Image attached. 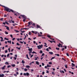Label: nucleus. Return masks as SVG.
Masks as SVG:
<instances>
[{
  "mask_svg": "<svg viewBox=\"0 0 77 77\" xmlns=\"http://www.w3.org/2000/svg\"><path fill=\"white\" fill-rule=\"evenodd\" d=\"M24 29H27V30H29V28H23Z\"/></svg>",
  "mask_w": 77,
  "mask_h": 77,
  "instance_id": "a19ab883",
  "label": "nucleus"
},
{
  "mask_svg": "<svg viewBox=\"0 0 77 77\" xmlns=\"http://www.w3.org/2000/svg\"><path fill=\"white\" fill-rule=\"evenodd\" d=\"M52 74H54H54H55L54 72H52Z\"/></svg>",
  "mask_w": 77,
  "mask_h": 77,
  "instance_id": "13d9d810",
  "label": "nucleus"
},
{
  "mask_svg": "<svg viewBox=\"0 0 77 77\" xmlns=\"http://www.w3.org/2000/svg\"><path fill=\"white\" fill-rule=\"evenodd\" d=\"M28 54H27L26 55V57L28 59H29V60L30 59V58H29V57H28Z\"/></svg>",
  "mask_w": 77,
  "mask_h": 77,
  "instance_id": "dca6fc26",
  "label": "nucleus"
},
{
  "mask_svg": "<svg viewBox=\"0 0 77 77\" xmlns=\"http://www.w3.org/2000/svg\"><path fill=\"white\" fill-rule=\"evenodd\" d=\"M44 74H45V72H42V75H44Z\"/></svg>",
  "mask_w": 77,
  "mask_h": 77,
  "instance_id": "09e8293b",
  "label": "nucleus"
},
{
  "mask_svg": "<svg viewBox=\"0 0 77 77\" xmlns=\"http://www.w3.org/2000/svg\"><path fill=\"white\" fill-rule=\"evenodd\" d=\"M36 64H37L38 65H39V63L38 61H36Z\"/></svg>",
  "mask_w": 77,
  "mask_h": 77,
  "instance_id": "f8f14e48",
  "label": "nucleus"
},
{
  "mask_svg": "<svg viewBox=\"0 0 77 77\" xmlns=\"http://www.w3.org/2000/svg\"><path fill=\"white\" fill-rule=\"evenodd\" d=\"M32 54H33V53H36V52H35L33 51V52H32Z\"/></svg>",
  "mask_w": 77,
  "mask_h": 77,
  "instance_id": "bf43d9fd",
  "label": "nucleus"
},
{
  "mask_svg": "<svg viewBox=\"0 0 77 77\" xmlns=\"http://www.w3.org/2000/svg\"><path fill=\"white\" fill-rule=\"evenodd\" d=\"M5 39L6 40H9V39H8V38H6V37H5Z\"/></svg>",
  "mask_w": 77,
  "mask_h": 77,
  "instance_id": "58836bf2",
  "label": "nucleus"
},
{
  "mask_svg": "<svg viewBox=\"0 0 77 77\" xmlns=\"http://www.w3.org/2000/svg\"><path fill=\"white\" fill-rule=\"evenodd\" d=\"M29 35H31V32H29Z\"/></svg>",
  "mask_w": 77,
  "mask_h": 77,
  "instance_id": "052dcab7",
  "label": "nucleus"
},
{
  "mask_svg": "<svg viewBox=\"0 0 77 77\" xmlns=\"http://www.w3.org/2000/svg\"><path fill=\"white\" fill-rule=\"evenodd\" d=\"M8 50H5V53H8Z\"/></svg>",
  "mask_w": 77,
  "mask_h": 77,
  "instance_id": "c9c22d12",
  "label": "nucleus"
},
{
  "mask_svg": "<svg viewBox=\"0 0 77 77\" xmlns=\"http://www.w3.org/2000/svg\"><path fill=\"white\" fill-rule=\"evenodd\" d=\"M4 75H4L3 74H2V75H1V74H0V77H4Z\"/></svg>",
  "mask_w": 77,
  "mask_h": 77,
  "instance_id": "1a4fd4ad",
  "label": "nucleus"
},
{
  "mask_svg": "<svg viewBox=\"0 0 77 77\" xmlns=\"http://www.w3.org/2000/svg\"><path fill=\"white\" fill-rule=\"evenodd\" d=\"M26 35L25 36V38H23L24 40H25V39H26Z\"/></svg>",
  "mask_w": 77,
  "mask_h": 77,
  "instance_id": "864d4df0",
  "label": "nucleus"
},
{
  "mask_svg": "<svg viewBox=\"0 0 77 77\" xmlns=\"http://www.w3.org/2000/svg\"><path fill=\"white\" fill-rule=\"evenodd\" d=\"M13 12V13H15V11H14L12 9H10L9 12Z\"/></svg>",
  "mask_w": 77,
  "mask_h": 77,
  "instance_id": "0eeeda50",
  "label": "nucleus"
},
{
  "mask_svg": "<svg viewBox=\"0 0 77 77\" xmlns=\"http://www.w3.org/2000/svg\"><path fill=\"white\" fill-rule=\"evenodd\" d=\"M27 70H28L27 69H24V71H27Z\"/></svg>",
  "mask_w": 77,
  "mask_h": 77,
  "instance_id": "2f4dec72",
  "label": "nucleus"
},
{
  "mask_svg": "<svg viewBox=\"0 0 77 77\" xmlns=\"http://www.w3.org/2000/svg\"><path fill=\"white\" fill-rule=\"evenodd\" d=\"M56 50H60L59 48H56Z\"/></svg>",
  "mask_w": 77,
  "mask_h": 77,
  "instance_id": "c756f323",
  "label": "nucleus"
},
{
  "mask_svg": "<svg viewBox=\"0 0 77 77\" xmlns=\"http://www.w3.org/2000/svg\"><path fill=\"white\" fill-rule=\"evenodd\" d=\"M66 56H69V54H68V53H66Z\"/></svg>",
  "mask_w": 77,
  "mask_h": 77,
  "instance_id": "c03bdc74",
  "label": "nucleus"
},
{
  "mask_svg": "<svg viewBox=\"0 0 77 77\" xmlns=\"http://www.w3.org/2000/svg\"><path fill=\"white\" fill-rule=\"evenodd\" d=\"M4 17H7V16L6 14H4Z\"/></svg>",
  "mask_w": 77,
  "mask_h": 77,
  "instance_id": "338daca9",
  "label": "nucleus"
},
{
  "mask_svg": "<svg viewBox=\"0 0 77 77\" xmlns=\"http://www.w3.org/2000/svg\"><path fill=\"white\" fill-rule=\"evenodd\" d=\"M9 54H8L7 55V57H9Z\"/></svg>",
  "mask_w": 77,
  "mask_h": 77,
  "instance_id": "8fccbe9b",
  "label": "nucleus"
},
{
  "mask_svg": "<svg viewBox=\"0 0 77 77\" xmlns=\"http://www.w3.org/2000/svg\"><path fill=\"white\" fill-rule=\"evenodd\" d=\"M15 38H13L12 40V41H14V40H15Z\"/></svg>",
  "mask_w": 77,
  "mask_h": 77,
  "instance_id": "6e6d98bb",
  "label": "nucleus"
},
{
  "mask_svg": "<svg viewBox=\"0 0 77 77\" xmlns=\"http://www.w3.org/2000/svg\"><path fill=\"white\" fill-rule=\"evenodd\" d=\"M5 64H6V65H9V63H8V62H6L5 63Z\"/></svg>",
  "mask_w": 77,
  "mask_h": 77,
  "instance_id": "b1692460",
  "label": "nucleus"
},
{
  "mask_svg": "<svg viewBox=\"0 0 77 77\" xmlns=\"http://www.w3.org/2000/svg\"><path fill=\"white\" fill-rule=\"evenodd\" d=\"M64 66L66 68H68V66H67V65H66V64L65 65H64Z\"/></svg>",
  "mask_w": 77,
  "mask_h": 77,
  "instance_id": "aec40b11",
  "label": "nucleus"
},
{
  "mask_svg": "<svg viewBox=\"0 0 77 77\" xmlns=\"http://www.w3.org/2000/svg\"><path fill=\"white\" fill-rule=\"evenodd\" d=\"M71 62H73V63H74V61L72 60V59H71Z\"/></svg>",
  "mask_w": 77,
  "mask_h": 77,
  "instance_id": "de8ad7c7",
  "label": "nucleus"
},
{
  "mask_svg": "<svg viewBox=\"0 0 77 77\" xmlns=\"http://www.w3.org/2000/svg\"><path fill=\"white\" fill-rule=\"evenodd\" d=\"M8 42V43H10V44H11V41H7Z\"/></svg>",
  "mask_w": 77,
  "mask_h": 77,
  "instance_id": "a878e982",
  "label": "nucleus"
},
{
  "mask_svg": "<svg viewBox=\"0 0 77 77\" xmlns=\"http://www.w3.org/2000/svg\"><path fill=\"white\" fill-rule=\"evenodd\" d=\"M60 72H62L63 73H65V72L63 70H61L60 71Z\"/></svg>",
  "mask_w": 77,
  "mask_h": 77,
  "instance_id": "4be33fe9",
  "label": "nucleus"
},
{
  "mask_svg": "<svg viewBox=\"0 0 77 77\" xmlns=\"http://www.w3.org/2000/svg\"><path fill=\"white\" fill-rule=\"evenodd\" d=\"M46 73H49V71L47 70L46 71Z\"/></svg>",
  "mask_w": 77,
  "mask_h": 77,
  "instance_id": "4d7b16f0",
  "label": "nucleus"
},
{
  "mask_svg": "<svg viewBox=\"0 0 77 77\" xmlns=\"http://www.w3.org/2000/svg\"><path fill=\"white\" fill-rule=\"evenodd\" d=\"M21 32H22V33H24L25 32V31H21Z\"/></svg>",
  "mask_w": 77,
  "mask_h": 77,
  "instance_id": "603ef678",
  "label": "nucleus"
},
{
  "mask_svg": "<svg viewBox=\"0 0 77 77\" xmlns=\"http://www.w3.org/2000/svg\"><path fill=\"white\" fill-rule=\"evenodd\" d=\"M26 68H30V66L29 65H27L26 66Z\"/></svg>",
  "mask_w": 77,
  "mask_h": 77,
  "instance_id": "ddd939ff",
  "label": "nucleus"
},
{
  "mask_svg": "<svg viewBox=\"0 0 77 77\" xmlns=\"http://www.w3.org/2000/svg\"><path fill=\"white\" fill-rule=\"evenodd\" d=\"M49 53L50 54H53V53L52 52H49Z\"/></svg>",
  "mask_w": 77,
  "mask_h": 77,
  "instance_id": "4468645a",
  "label": "nucleus"
},
{
  "mask_svg": "<svg viewBox=\"0 0 77 77\" xmlns=\"http://www.w3.org/2000/svg\"><path fill=\"white\" fill-rule=\"evenodd\" d=\"M3 7L4 8V11H7V12H9L10 9L9 8L5 6H4Z\"/></svg>",
  "mask_w": 77,
  "mask_h": 77,
  "instance_id": "f257e3e1",
  "label": "nucleus"
},
{
  "mask_svg": "<svg viewBox=\"0 0 77 77\" xmlns=\"http://www.w3.org/2000/svg\"><path fill=\"white\" fill-rule=\"evenodd\" d=\"M60 45H62L60 44V43H59V45H57V46H58V47H60Z\"/></svg>",
  "mask_w": 77,
  "mask_h": 77,
  "instance_id": "a211bd4d",
  "label": "nucleus"
},
{
  "mask_svg": "<svg viewBox=\"0 0 77 77\" xmlns=\"http://www.w3.org/2000/svg\"><path fill=\"white\" fill-rule=\"evenodd\" d=\"M19 42L21 43V44H23V42L21 41H20Z\"/></svg>",
  "mask_w": 77,
  "mask_h": 77,
  "instance_id": "3c124183",
  "label": "nucleus"
},
{
  "mask_svg": "<svg viewBox=\"0 0 77 77\" xmlns=\"http://www.w3.org/2000/svg\"><path fill=\"white\" fill-rule=\"evenodd\" d=\"M32 48L28 49L29 51V52H30L31 53H32Z\"/></svg>",
  "mask_w": 77,
  "mask_h": 77,
  "instance_id": "423d86ee",
  "label": "nucleus"
},
{
  "mask_svg": "<svg viewBox=\"0 0 77 77\" xmlns=\"http://www.w3.org/2000/svg\"><path fill=\"white\" fill-rule=\"evenodd\" d=\"M65 50V48H63L62 49V51H63V50Z\"/></svg>",
  "mask_w": 77,
  "mask_h": 77,
  "instance_id": "69168bd1",
  "label": "nucleus"
},
{
  "mask_svg": "<svg viewBox=\"0 0 77 77\" xmlns=\"http://www.w3.org/2000/svg\"><path fill=\"white\" fill-rule=\"evenodd\" d=\"M16 45H19V46H20V44H19V43H17Z\"/></svg>",
  "mask_w": 77,
  "mask_h": 77,
  "instance_id": "7c9ffc66",
  "label": "nucleus"
},
{
  "mask_svg": "<svg viewBox=\"0 0 77 77\" xmlns=\"http://www.w3.org/2000/svg\"><path fill=\"white\" fill-rule=\"evenodd\" d=\"M10 36L12 38H13V36H12V34H11L10 35Z\"/></svg>",
  "mask_w": 77,
  "mask_h": 77,
  "instance_id": "a18cd8bd",
  "label": "nucleus"
},
{
  "mask_svg": "<svg viewBox=\"0 0 77 77\" xmlns=\"http://www.w3.org/2000/svg\"><path fill=\"white\" fill-rule=\"evenodd\" d=\"M11 66H13V67H15V64H11Z\"/></svg>",
  "mask_w": 77,
  "mask_h": 77,
  "instance_id": "2eb2a0df",
  "label": "nucleus"
},
{
  "mask_svg": "<svg viewBox=\"0 0 77 77\" xmlns=\"http://www.w3.org/2000/svg\"><path fill=\"white\" fill-rule=\"evenodd\" d=\"M40 53H42V51L41 50L39 52Z\"/></svg>",
  "mask_w": 77,
  "mask_h": 77,
  "instance_id": "79ce46f5",
  "label": "nucleus"
},
{
  "mask_svg": "<svg viewBox=\"0 0 77 77\" xmlns=\"http://www.w3.org/2000/svg\"><path fill=\"white\" fill-rule=\"evenodd\" d=\"M23 74L24 75H25V76H26V75L27 76H29V74L28 72H26V73H24Z\"/></svg>",
  "mask_w": 77,
  "mask_h": 77,
  "instance_id": "7ed1b4c3",
  "label": "nucleus"
},
{
  "mask_svg": "<svg viewBox=\"0 0 77 77\" xmlns=\"http://www.w3.org/2000/svg\"><path fill=\"white\" fill-rule=\"evenodd\" d=\"M42 66H44L45 65V64H44V63H42Z\"/></svg>",
  "mask_w": 77,
  "mask_h": 77,
  "instance_id": "49530a36",
  "label": "nucleus"
},
{
  "mask_svg": "<svg viewBox=\"0 0 77 77\" xmlns=\"http://www.w3.org/2000/svg\"><path fill=\"white\" fill-rule=\"evenodd\" d=\"M20 16L22 17L23 19H26V17L24 15H20Z\"/></svg>",
  "mask_w": 77,
  "mask_h": 77,
  "instance_id": "20e7f679",
  "label": "nucleus"
},
{
  "mask_svg": "<svg viewBox=\"0 0 77 77\" xmlns=\"http://www.w3.org/2000/svg\"><path fill=\"white\" fill-rule=\"evenodd\" d=\"M46 51H49V50H48V48H47L46 49Z\"/></svg>",
  "mask_w": 77,
  "mask_h": 77,
  "instance_id": "4c0bfd02",
  "label": "nucleus"
},
{
  "mask_svg": "<svg viewBox=\"0 0 77 77\" xmlns=\"http://www.w3.org/2000/svg\"><path fill=\"white\" fill-rule=\"evenodd\" d=\"M5 23H6V24H8V25H9V23H8V22H7V21H6L5 22Z\"/></svg>",
  "mask_w": 77,
  "mask_h": 77,
  "instance_id": "cd10ccee",
  "label": "nucleus"
},
{
  "mask_svg": "<svg viewBox=\"0 0 77 77\" xmlns=\"http://www.w3.org/2000/svg\"><path fill=\"white\" fill-rule=\"evenodd\" d=\"M48 41H49V42H51V43H53V41H50L49 40H48Z\"/></svg>",
  "mask_w": 77,
  "mask_h": 77,
  "instance_id": "ea45409f",
  "label": "nucleus"
},
{
  "mask_svg": "<svg viewBox=\"0 0 77 77\" xmlns=\"http://www.w3.org/2000/svg\"><path fill=\"white\" fill-rule=\"evenodd\" d=\"M43 47V45H40L37 46V48L38 49H41V48H42V47Z\"/></svg>",
  "mask_w": 77,
  "mask_h": 77,
  "instance_id": "f03ea898",
  "label": "nucleus"
},
{
  "mask_svg": "<svg viewBox=\"0 0 77 77\" xmlns=\"http://www.w3.org/2000/svg\"><path fill=\"white\" fill-rule=\"evenodd\" d=\"M11 66L10 65L8 66H7V68H11Z\"/></svg>",
  "mask_w": 77,
  "mask_h": 77,
  "instance_id": "72a5a7b5",
  "label": "nucleus"
},
{
  "mask_svg": "<svg viewBox=\"0 0 77 77\" xmlns=\"http://www.w3.org/2000/svg\"><path fill=\"white\" fill-rule=\"evenodd\" d=\"M55 55L56 56H59L60 55H59V54H55Z\"/></svg>",
  "mask_w": 77,
  "mask_h": 77,
  "instance_id": "c85d7f7f",
  "label": "nucleus"
},
{
  "mask_svg": "<svg viewBox=\"0 0 77 77\" xmlns=\"http://www.w3.org/2000/svg\"><path fill=\"white\" fill-rule=\"evenodd\" d=\"M38 37H39V36H43L42 35H38Z\"/></svg>",
  "mask_w": 77,
  "mask_h": 77,
  "instance_id": "680f3d73",
  "label": "nucleus"
},
{
  "mask_svg": "<svg viewBox=\"0 0 77 77\" xmlns=\"http://www.w3.org/2000/svg\"><path fill=\"white\" fill-rule=\"evenodd\" d=\"M4 26L5 27H6V29H7V30H9V27L7 26Z\"/></svg>",
  "mask_w": 77,
  "mask_h": 77,
  "instance_id": "6e6552de",
  "label": "nucleus"
},
{
  "mask_svg": "<svg viewBox=\"0 0 77 77\" xmlns=\"http://www.w3.org/2000/svg\"><path fill=\"white\" fill-rule=\"evenodd\" d=\"M47 37H48V38H51V36H50V35H47Z\"/></svg>",
  "mask_w": 77,
  "mask_h": 77,
  "instance_id": "6ab92c4d",
  "label": "nucleus"
},
{
  "mask_svg": "<svg viewBox=\"0 0 77 77\" xmlns=\"http://www.w3.org/2000/svg\"><path fill=\"white\" fill-rule=\"evenodd\" d=\"M22 63H25V62H24V60H22Z\"/></svg>",
  "mask_w": 77,
  "mask_h": 77,
  "instance_id": "bb28decb",
  "label": "nucleus"
},
{
  "mask_svg": "<svg viewBox=\"0 0 77 77\" xmlns=\"http://www.w3.org/2000/svg\"><path fill=\"white\" fill-rule=\"evenodd\" d=\"M36 28L37 29H38V28H39V29H42V28L40 26H39L38 25H37Z\"/></svg>",
  "mask_w": 77,
  "mask_h": 77,
  "instance_id": "39448f33",
  "label": "nucleus"
},
{
  "mask_svg": "<svg viewBox=\"0 0 77 77\" xmlns=\"http://www.w3.org/2000/svg\"><path fill=\"white\" fill-rule=\"evenodd\" d=\"M0 38H1V39H2V40H3V37H0Z\"/></svg>",
  "mask_w": 77,
  "mask_h": 77,
  "instance_id": "0e129e2a",
  "label": "nucleus"
},
{
  "mask_svg": "<svg viewBox=\"0 0 77 77\" xmlns=\"http://www.w3.org/2000/svg\"><path fill=\"white\" fill-rule=\"evenodd\" d=\"M30 25H31V24L30 23V22H28V25H27V26L29 27V26H30Z\"/></svg>",
  "mask_w": 77,
  "mask_h": 77,
  "instance_id": "9d476101",
  "label": "nucleus"
},
{
  "mask_svg": "<svg viewBox=\"0 0 77 77\" xmlns=\"http://www.w3.org/2000/svg\"><path fill=\"white\" fill-rule=\"evenodd\" d=\"M14 76H15V77H17V74H14Z\"/></svg>",
  "mask_w": 77,
  "mask_h": 77,
  "instance_id": "37998d69",
  "label": "nucleus"
},
{
  "mask_svg": "<svg viewBox=\"0 0 77 77\" xmlns=\"http://www.w3.org/2000/svg\"><path fill=\"white\" fill-rule=\"evenodd\" d=\"M33 55H31V56L30 57H33Z\"/></svg>",
  "mask_w": 77,
  "mask_h": 77,
  "instance_id": "774afa93",
  "label": "nucleus"
},
{
  "mask_svg": "<svg viewBox=\"0 0 77 77\" xmlns=\"http://www.w3.org/2000/svg\"><path fill=\"white\" fill-rule=\"evenodd\" d=\"M44 55H45V54H44V53H43L42 54V56H41V57H42V56H44Z\"/></svg>",
  "mask_w": 77,
  "mask_h": 77,
  "instance_id": "f704fd0d",
  "label": "nucleus"
},
{
  "mask_svg": "<svg viewBox=\"0 0 77 77\" xmlns=\"http://www.w3.org/2000/svg\"><path fill=\"white\" fill-rule=\"evenodd\" d=\"M49 64H50V65H51V64H52V62H49Z\"/></svg>",
  "mask_w": 77,
  "mask_h": 77,
  "instance_id": "e433bc0d",
  "label": "nucleus"
},
{
  "mask_svg": "<svg viewBox=\"0 0 77 77\" xmlns=\"http://www.w3.org/2000/svg\"><path fill=\"white\" fill-rule=\"evenodd\" d=\"M8 32L6 31H5V34H6V35H8Z\"/></svg>",
  "mask_w": 77,
  "mask_h": 77,
  "instance_id": "5701e85b",
  "label": "nucleus"
},
{
  "mask_svg": "<svg viewBox=\"0 0 77 77\" xmlns=\"http://www.w3.org/2000/svg\"><path fill=\"white\" fill-rule=\"evenodd\" d=\"M16 74L17 75H18V74H19V73H18V72H16Z\"/></svg>",
  "mask_w": 77,
  "mask_h": 77,
  "instance_id": "e2e57ef3",
  "label": "nucleus"
},
{
  "mask_svg": "<svg viewBox=\"0 0 77 77\" xmlns=\"http://www.w3.org/2000/svg\"><path fill=\"white\" fill-rule=\"evenodd\" d=\"M55 57H52V58L51 59V60H53V59H54L55 58Z\"/></svg>",
  "mask_w": 77,
  "mask_h": 77,
  "instance_id": "393cba45",
  "label": "nucleus"
},
{
  "mask_svg": "<svg viewBox=\"0 0 77 77\" xmlns=\"http://www.w3.org/2000/svg\"><path fill=\"white\" fill-rule=\"evenodd\" d=\"M35 59L34 60H37L38 59H39V57H35Z\"/></svg>",
  "mask_w": 77,
  "mask_h": 77,
  "instance_id": "f3484780",
  "label": "nucleus"
},
{
  "mask_svg": "<svg viewBox=\"0 0 77 77\" xmlns=\"http://www.w3.org/2000/svg\"><path fill=\"white\" fill-rule=\"evenodd\" d=\"M72 67L74 66H75V64L73 63H72Z\"/></svg>",
  "mask_w": 77,
  "mask_h": 77,
  "instance_id": "412c9836",
  "label": "nucleus"
},
{
  "mask_svg": "<svg viewBox=\"0 0 77 77\" xmlns=\"http://www.w3.org/2000/svg\"><path fill=\"white\" fill-rule=\"evenodd\" d=\"M5 66H4L3 67H2V69H5Z\"/></svg>",
  "mask_w": 77,
  "mask_h": 77,
  "instance_id": "9b49d317",
  "label": "nucleus"
},
{
  "mask_svg": "<svg viewBox=\"0 0 77 77\" xmlns=\"http://www.w3.org/2000/svg\"><path fill=\"white\" fill-rule=\"evenodd\" d=\"M0 20H1V21H3V18H1Z\"/></svg>",
  "mask_w": 77,
  "mask_h": 77,
  "instance_id": "5fc2aeb1",
  "label": "nucleus"
},
{
  "mask_svg": "<svg viewBox=\"0 0 77 77\" xmlns=\"http://www.w3.org/2000/svg\"><path fill=\"white\" fill-rule=\"evenodd\" d=\"M17 14H19L18 13H14V15H16V16H17Z\"/></svg>",
  "mask_w": 77,
  "mask_h": 77,
  "instance_id": "473e14b6",
  "label": "nucleus"
}]
</instances>
